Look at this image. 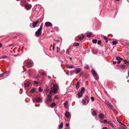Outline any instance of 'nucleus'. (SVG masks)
Returning a JSON list of instances; mask_svg holds the SVG:
<instances>
[{
	"label": "nucleus",
	"instance_id": "nucleus-1",
	"mask_svg": "<svg viewBox=\"0 0 129 129\" xmlns=\"http://www.w3.org/2000/svg\"><path fill=\"white\" fill-rule=\"evenodd\" d=\"M58 88V86L57 84L53 85V87L51 88L50 91V94H52L53 93H56L57 91Z\"/></svg>",
	"mask_w": 129,
	"mask_h": 129
},
{
	"label": "nucleus",
	"instance_id": "nucleus-2",
	"mask_svg": "<svg viewBox=\"0 0 129 129\" xmlns=\"http://www.w3.org/2000/svg\"><path fill=\"white\" fill-rule=\"evenodd\" d=\"M51 96L50 94H48L45 100V103L47 106H49L50 103L52 101Z\"/></svg>",
	"mask_w": 129,
	"mask_h": 129
},
{
	"label": "nucleus",
	"instance_id": "nucleus-3",
	"mask_svg": "<svg viewBox=\"0 0 129 129\" xmlns=\"http://www.w3.org/2000/svg\"><path fill=\"white\" fill-rule=\"evenodd\" d=\"M33 100L34 101L37 102H40L42 101V99L40 97H38L37 98H34Z\"/></svg>",
	"mask_w": 129,
	"mask_h": 129
},
{
	"label": "nucleus",
	"instance_id": "nucleus-4",
	"mask_svg": "<svg viewBox=\"0 0 129 129\" xmlns=\"http://www.w3.org/2000/svg\"><path fill=\"white\" fill-rule=\"evenodd\" d=\"M42 30L38 29V30L35 33L37 37H38L39 36L41 35L42 34Z\"/></svg>",
	"mask_w": 129,
	"mask_h": 129
},
{
	"label": "nucleus",
	"instance_id": "nucleus-5",
	"mask_svg": "<svg viewBox=\"0 0 129 129\" xmlns=\"http://www.w3.org/2000/svg\"><path fill=\"white\" fill-rule=\"evenodd\" d=\"M31 5L28 4H26L24 5V7L25 9L27 10L31 8Z\"/></svg>",
	"mask_w": 129,
	"mask_h": 129
},
{
	"label": "nucleus",
	"instance_id": "nucleus-6",
	"mask_svg": "<svg viewBox=\"0 0 129 129\" xmlns=\"http://www.w3.org/2000/svg\"><path fill=\"white\" fill-rule=\"evenodd\" d=\"M45 25L47 27L51 26H52V24L51 23L49 22H47L45 24Z\"/></svg>",
	"mask_w": 129,
	"mask_h": 129
},
{
	"label": "nucleus",
	"instance_id": "nucleus-7",
	"mask_svg": "<svg viewBox=\"0 0 129 129\" xmlns=\"http://www.w3.org/2000/svg\"><path fill=\"white\" fill-rule=\"evenodd\" d=\"M105 103L111 109H113L112 106L110 103L107 101H106Z\"/></svg>",
	"mask_w": 129,
	"mask_h": 129
},
{
	"label": "nucleus",
	"instance_id": "nucleus-8",
	"mask_svg": "<svg viewBox=\"0 0 129 129\" xmlns=\"http://www.w3.org/2000/svg\"><path fill=\"white\" fill-rule=\"evenodd\" d=\"M81 71V69L80 68H77L76 69L75 73L77 74L80 72Z\"/></svg>",
	"mask_w": 129,
	"mask_h": 129
},
{
	"label": "nucleus",
	"instance_id": "nucleus-9",
	"mask_svg": "<svg viewBox=\"0 0 129 129\" xmlns=\"http://www.w3.org/2000/svg\"><path fill=\"white\" fill-rule=\"evenodd\" d=\"M39 22V21L38 20H37L35 22H33L32 26H33V27H36V25Z\"/></svg>",
	"mask_w": 129,
	"mask_h": 129
},
{
	"label": "nucleus",
	"instance_id": "nucleus-10",
	"mask_svg": "<svg viewBox=\"0 0 129 129\" xmlns=\"http://www.w3.org/2000/svg\"><path fill=\"white\" fill-rule=\"evenodd\" d=\"M65 115L66 117L69 118L70 117V114L69 112L66 111L65 113Z\"/></svg>",
	"mask_w": 129,
	"mask_h": 129
},
{
	"label": "nucleus",
	"instance_id": "nucleus-11",
	"mask_svg": "<svg viewBox=\"0 0 129 129\" xmlns=\"http://www.w3.org/2000/svg\"><path fill=\"white\" fill-rule=\"evenodd\" d=\"M91 72L94 76H97V74L95 71L94 70L92 69L91 70Z\"/></svg>",
	"mask_w": 129,
	"mask_h": 129
},
{
	"label": "nucleus",
	"instance_id": "nucleus-12",
	"mask_svg": "<svg viewBox=\"0 0 129 129\" xmlns=\"http://www.w3.org/2000/svg\"><path fill=\"white\" fill-rule=\"evenodd\" d=\"M64 105L65 107L66 108H67L69 106L68 102L67 101H66L64 103Z\"/></svg>",
	"mask_w": 129,
	"mask_h": 129
},
{
	"label": "nucleus",
	"instance_id": "nucleus-13",
	"mask_svg": "<svg viewBox=\"0 0 129 129\" xmlns=\"http://www.w3.org/2000/svg\"><path fill=\"white\" fill-rule=\"evenodd\" d=\"M30 83L29 82H27L24 84V86L25 87H28L30 85Z\"/></svg>",
	"mask_w": 129,
	"mask_h": 129
},
{
	"label": "nucleus",
	"instance_id": "nucleus-14",
	"mask_svg": "<svg viewBox=\"0 0 129 129\" xmlns=\"http://www.w3.org/2000/svg\"><path fill=\"white\" fill-rule=\"evenodd\" d=\"M99 117L100 118L103 119L104 118V115L103 114H101L99 115Z\"/></svg>",
	"mask_w": 129,
	"mask_h": 129
},
{
	"label": "nucleus",
	"instance_id": "nucleus-15",
	"mask_svg": "<svg viewBox=\"0 0 129 129\" xmlns=\"http://www.w3.org/2000/svg\"><path fill=\"white\" fill-rule=\"evenodd\" d=\"M79 86V82H77V83L76 86V89H78Z\"/></svg>",
	"mask_w": 129,
	"mask_h": 129
},
{
	"label": "nucleus",
	"instance_id": "nucleus-16",
	"mask_svg": "<svg viewBox=\"0 0 129 129\" xmlns=\"http://www.w3.org/2000/svg\"><path fill=\"white\" fill-rule=\"evenodd\" d=\"M91 33H89L88 32H87V37H88L89 38H90L91 37Z\"/></svg>",
	"mask_w": 129,
	"mask_h": 129
},
{
	"label": "nucleus",
	"instance_id": "nucleus-17",
	"mask_svg": "<svg viewBox=\"0 0 129 129\" xmlns=\"http://www.w3.org/2000/svg\"><path fill=\"white\" fill-rule=\"evenodd\" d=\"M116 60H117L118 61H121V60H122L123 59L122 58H120L119 57H117L116 58Z\"/></svg>",
	"mask_w": 129,
	"mask_h": 129
},
{
	"label": "nucleus",
	"instance_id": "nucleus-18",
	"mask_svg": "<svg viewBox=\"0 0 129 129\" xmlns=\"http://www.w3.org/2000/svg\"><path fill=\"white\" fill-rule=\"evenodd\" d=\"M66 66L67 68H69L70 69H72L73 68L74 66L73 65H69V66L67 65L66 64Z\"/></svg>",
	"mask_w": 129,
	"mask_h": 129
},
{
	"label": "nucleus",
	"instance_id": "nucleus-19",
	"mask_svg": "<svg viewBox=\"0 0 129 129\" xmlns=\"http://www.w3.org/2000/svg\"><path fill=\"white\" fill-rule=\"evenodd\" d=\"M84 91L85 88L84 87H83L81 89L80 92L83 94V93L84 92Z\"/></svg>",
	"mask_w": 129,
	"mask_h": 129
},
{
	"label": "nucleus",
	"instance_id": "nucleus-20",
	"mask_svg": "<svg viewBox=\"0 0 129 129\" xmlns=\"http://www.w3.org/2000/svg\"><path fill=\"white\" fill-rule=\"evenodd\" d=\"M117 121L119 122V123L120 124H121V125H123V126H124L125 127L126 126V125H125L124 124L122 123L120 121H119V120H118V119L117 118Z\"/></svg>",
	"mask_w": 129,
	"mask_h": 129
},
{
	"label": "nucleus",
	"instance_id": "nucleus-21",
	"mask_svg": "<svg viewBox=\"0 0 129 129\" xmlns=\"http://www.w3.org/2000/svg\"><path fill=\"white\" fill-rule=\"evenodd\" d=\"M83 94V93L81 92H79L78 93V95L79 97V98L81 97Z\"/></svg>",
	"mask_w": 129,
	"mask_h": 129
},
{
	"label": "nucleus",
	"instance_id": "nucleus-22",
	"mask_svg": "<svg viewBox=\"0 0 129 129\" xmlns=\"http://www.w3.org/2000/svg\"><path fill=\"white\" fill-rule=\"evenodd\" d=\"M124 62L127 66L129 65V62L128 61L125 60Z\"/></svg>",
	"mask_w": 129,
	"mask_h": 129
},
{
	"label": "nucleus",
	"instance_id": "nucleus-23",
	"mask_svg": "<svg viewBox=\"0 0 129 129\" xmlns=\"http://www.w3.org/2000/svg\"><path fill=\"white\" fill-rule=\"evenodd\" d=\"M91 114L92 115L94 116H95L96 115V113L95 111H93L92 112Z\"/></svg>",
	"mask_w": 129,
	"mask_h": 129
},
{
	"label": "nucleus",
	"instance_id": "nucleus-24",
	"mask_svg": "<svg viewBox=\"0 0 129 129\" xmlns=\"http://www.w3.org/2000/svg\"><path fill=\"white\" fill-rule=\"evenodd\" d=\"M56 105V104L55 103H53L52 104L50 105V107H52L53 106H55Z\"/></svg>",
	"mask_w": 129,
	"mask_h": 129
},
{
	"label": "nucleus",
	"instance_id": "nucleus-25",
	"mask_svg": "<svg viewBox=\"0 0 129 129\" xmlns=\"http://www.w3.org/2000/svg\"><path fill=\"white\" fill-rule=\"evenodd\" d=\"M84 37V36L83 35H81L79 37V39L80 40H81Z\"/></svg>",
	"mask_w": 129,
	"mask_h": 129
},
{
	"label": "nucleus",
	"instance_id": "nucleus-26",
	"mask_svg": "<svg viewBox=\"0 0 129 129\" xmlns=\"http://www.w3.org/2000/svg\"><path fill=\"white\" fill-rule=\"evenodd\" d=\"M117 42L116 41H113L112 42V44L113 45H115L117 43Z\"/></svg>",
	"mask_w": 129,
	"mask_h": 129
},
{
	"label": "nucleus",
	"instance_id": "nucleus-27",
	"mask_svg": "<svg viewBox=\"0 0 129 129\" xmlns=\"http://www.w3.org/2000/svg\"><path fill=\"white\" fill-rule=\"evenodd\" d=\"M63 123L62 122H61V123L60 125L59 126V128L60 129L63 126Z\"/></svg>",
	"mask_w": 129,
	"mask_h": 129
},
{
	"label": "nucleus",
	"instance_id": "nucleus-28",
	"mask_svg": "<svg viewBox=\"0 0 129 129\" xmlns=\"http://www.w3.org/2000/svg\"><path fill=\"white\" fill-rule=\"evenodd\" d=\"M126 127L125 126V127H124L122 126H120L119 129H126Z\"/></svg>",
	"mask_w": 129,
	"mask_h": 129
},
{
	"label": "nucleus",
	"instance_id": "nucleus-29",
	"mask_svg": "<svg viewBox=\"0 0 129 129\" xmlns=\"http://www.w3.org/2000/svg\"><path fill=\"white\" fill-rule=\"evenodd\" d=\"M73 45L75 46H78L79 45V43H74Z\"/></svg>",
	"mask_w": 129,
	"mask_h": 129
},
{
	"label": "nucleus",
	"instance_id": "nucleus-30",
	"mask_svg": "<svg viewBox=\"0 0 129 129\" xmlns=\"http://www.w3.org/2000/svg\"><path fill=\"white\" fill-rule=\"evenodd\" d=\"M104 39L105 40L106 42V43H107L108 42L107 37L106 36H104Z\"/></svg>",
	"mask_w": 129,
	"mask_h": 129
},
{
	"label": "nucleus",
	"instance_id": "nucleus-31",
	"mask_svg": "<svg viewBox=\"0 0 129 129\" xmlns=\"http://www.w3.org/2000/svg\"><path fill=\"white\" fill-rule=\"evenodd\" d=\"M31 64V62H27L26 63V65L27 66H30Z\"/></svg>",
	"mask_w": 129,
	"mask_h": 129
},
{
	"label": "nucleus",
	"instance_id": "nucleus-32",
	"mask_svg": "<svg viewBox=\"0 0 129 129\" xmlns=\"http://www.w3.org/2000/svg\"><path fill=\"white\" fill-rule=\"evenodd\" d=\"M35 91V89L34 88H33L31 89V90L30 91V92L31 93H34Z\"/></svg>",
	"mask_w": 129,
	"mask_h": 129
},
{
	"label": "nucleus",
	"instance_id": "nucleus-33",
	"mask_svg": "<svg viewBox=\"0 0 129 129\" xmlns=\"http://www.w3.org/2000/svg\"><path fill=\"white\" fill-rule=\"evenodd\" d=\"M97 41V40L96 39H94L92 40V42L93 43H96Z\"/></svg>",
	"mask_w": 129,
	"mask_h": 129
},
{
	"label": "nucleus",
	"instance_id": "nucleus-34",
	"mask_svg": "<svg viewBox=\"0 0 129 129\" xmlns=\"http://www.w3.org/2000/svg\"><path fill=\"white\" fill-rule=\"evenodd\" d=\"M82 102L83 104H84L86 102L85 100L84 99L82 100Z\"/></svg>",
	"mask_w": 129,
	"mask_h": 129
},
{
	"label": "nucleus",
	"instance_id": "nucleus-35",
	"mask_svg": "<svg viewBox=\"0 0 129 129\" xmlns=\"http://www.w3.org/2000/svg\"><path fill=\"white\" fill-rule=\"evenodd\" d=\"M8 57L7 56H4L2 57H1V58H7Z\"/></svg>",
	"mask_w": 129,
	"mask_h": 129
},
{
	"label": "nucleus",
	"instance_id": "nucleus-36",
	"mask_svg": "<svg viewBox=\"0 0 129 129\" xmlns=\"http://www.w3.org/2000/svg\"><path fill=\"white\" fill-rule=\"evenodd\" d=\"M60 50V49L58 47H57V49L56 50V52H58Z\"/></svg>",
	"mask_w": 129,
	"mask_h": 129
},
{
	"label": "nucleus",
	"instance_id": "nucleus-37",
	"mask_svg": "<svg viewBox=\"0 0 129 129\" xmlns=\"http://www.w3.org/2000/svg\"><path fill=\"white\" fill-rule=\"evenodd\" d=\"M107 123L108 124H109L110 125L112 123V122L111 121H108L107 122Z\"/></svg>",
	"mask_w": 129,
	"mask_h": 129
},
{
	"label": "nucleus",
	"instance_id": "nucleus-38",
	"mask_svg": "<svg viewBox=\"0 0 129 129\" xmlns=\"http://www.w3.org/2000/svg\"><path fill=\"white\" fill-rule=\"evenodd\" d=\"M125 65H122L121 66V68H125Z\"/></svg>",
	"mask_w": 129,
	"mask_h": 129
},
{
	"label": "nucleus",
	"instance_id": "nucleus-39",
	"mask_svg": "<svg viewBox=\"0 0 129 129\" xmlns=\"http://www.w3.org/2000/svg\"><path fill=\"white\" fill-rule=\"evenodd\" d=\"M85 68L86 69H88L89 68V67L88 65H87L85 67Z\"/></svg>",
	"mask_w": 129,
	"mask_h": 129
},
{
	"label": "nucleus",
	"instance_id": "nucleus-40",
	"mask_svg": "<svg viewBox=\"0 0 129 129\" xmlns=\"http://www.w3.org/2000/svg\"><path fill=\"white\" fill-rule=\"evenodd\" d=\"M101 43V40H99L98 41V44L99 45H100Z\"/></svg>",
	"mask_w": 129,
	"mask_h": 129
},
{
	"label": "nucleus",
	"instance_id": "nucleus-41",
	"mask_svg": "<svg viewBox=\"0 0 129 129\" xmlns=\"http://www.w3.org/2000/svg\"><path fill=\"white\" fill-rule=\"evenodd\" d=\"M39 90L40 92H41L43 90V89L41 88L40 87L39 88Z\"/></svg>",
	"mask_w": 129,
	"mask_h": 129
},
{
	"label": "nucleus",
	"instance_id": "nucleus-42",
	"mask_svg": "<svg viewBox=\"0 0 129 129\" xmlns=\"http://www.w3.org/2000/svg\"><path fill=\"white\" fill-rule=\"evenodd\" d=\"M91 100L92 101H94V98L93 96H91Z\"/></svg>",
	"mask_w": 129,
	"mask_h": 129
},
{
	"label": "nucleus",
	"instance_id": "nucleus-43",
	"mask_svg": "<svg viewBox=\"0 0 129 129\" xmlns=\"http://www.w3.org/2000/svg\"><path fill=\"white\" fill-rule=\"evenodd\" d=\"M69 49H67V51H66V53L67 54H68L69 53Z\"/></svg>",
	"mask_w": 129,
	"mask_h": 129
},
{
	"label": "nucleus",
	"instance_id": "nucleus-44",
	"mask_svg": "<svg viewBox=\"0 0 129 129\" xmlns=\"http://www.w3.org/2000/svg\"><path fill=\"white\" fill-rule=\"evenodd\" d=\"M42 26L41 25L40 27V28H39L38 29H39L40 30H42Z\"/></svg>",
	"mask_w": 129,
	"mask_h": 129
},
{
	"label": "nucleus",
	"instance_id": "nucleus-45",
	"mask_svg": "<svg viewBox=\"0 0 129 129\" xmlns=\"http://www.w3.org/2000/svg\"><path fill=\"white\" fill-rule=\"evenodd\" d=\"M108 121H107V120H104V123H107Z\"/></svg>",
	"mask_w": 129,
	"mask_h": 129
},
{
	"label": "nucleus",
	"instance_id": "nucleus-46",
	"mask_svg": "<svg viewBox=\"0 0 129 129\" xmlns=\"http://www.w3.org/2000/svg\"><path fill=\"white\" fill-rule=\"evenodd\" d=\"M110 125L112 128H114V126L112 123Z\"/></svg>",
	"mask_w": 129,
	"mask_h": 129
},
{
	"label": "nucleus",
	"instance_id": "nucleus-47",
	"mask_svg": "<svg viewBox=\"0 0 129 129\" xmlns=\"http://www.w3.org/2000/svg\"><path fill=\"white\" fill-rule=\"evenodd\" d=\"M102 129H108V128L107 127H103Z\"/></svg>",
	"mask_w": 129,
	"mask_h": 129
},
{
	"label": "nucleus",
	"instance_id": "nucleus-48",
	"mask_svg": "<svg viewBox=\"0 0 129 129\" xmlns=\"http://www.w3.org/2000/svg\"><path fill=\"white\" fill-rule=\"evenodd\" d=\"M42 74L43 76H45L46 75L45 73H44V72H42Z\"/></svg>",
	"mask_w": 129,
	"mask_h": 129
},
{
	"label": "nucleus",
	"instance_id": "nucleus-49",
	"mask_svg": "<svg viewBox=\"0 0 129 129\" xmlns=\"http://www.w3.org/2000/svg\"><path fill=\"white\" fill-rule=\"evenodd\" d=\"M116 62H117L116 61H113V64H115L116 63Z\"/></svg>",
	"mask_w": 129,
	"mask_h": 129
},
{
	"label": "nucleus",
	"instance_id": "nucleus-50",
	"mask_svg": "<svg viewBox=\"0 0 129 129\" xmlns=\"http://www.w3.org/2000/svg\"><path fill=\"white\" fill-rule=\"evenodd\" d=\"M69 124L68 123H67L66 124V126L67 127H68L69 126Z\"/></svg>",
	"mask_w": 129,
	"mask_h": 129
},
{
	"label": "nucleus",
	"instance_id": "nucleus-51",
	"mask_svg": "<svg viewBox=\"0 0 129 129\" xmlns=\"http://www.w3.org/2000/svg\"><path fill=\"white\" fill-rule=\"evenodd\" d=\"M4 76V74H0V77H2Z\"/></svg>",
	"mask_w": 129,
	"mask_h": 129
},
{
	"label": "nucleus",
	"instance_id": "nucleus-52",
	"mask_svg": "<svg viewBox=\"0 0 129 129\" xmlns=\"http://www.w3.org/2000/svg\"><path fill=\"white\" fill-rule=\"evenodd\" d=\"M34 83L36 84H38V82H36V81H34Z\"/></svg>",
	"mask_w": 129,
	"mask_h": 129
},
{
	"label": "nucleus",
	"instance_id": "nucleus-53",
	"mask_svg": "<svg viewBox=\"0 0 129 129\" xmlns=\"http://www.w3.org/2000/svg\"><path fill=\"white\" fill-rule=\"evenodd\" d=\"M121 61H117V63L118 64H119V63H120V62H121Z\"/></svg>",
	"mask_w": 129,
	"mask_h": 129
},
{
	"label": "nucleus",
	"instance_id": "nucleus-54",
	"mask_svg": "<svg viewBox=\"0 0 129 129\" xmlns=\"http://www.w3.org/2000/svg\"><path fill=\"white\" fill-rule=\"evenodd\" d=\"M54 48H55V46H53V47L52 48V50H54Z\"/></svg>",
	"mask_w": 129,
	"mask_h": 129
},
{
	"label": "nucleus",
	"instance_id": "nucleus-55",
	"mask_svg": "<svg viewBox=\"0 0 129 129\" xmlns=\"http://www.w3.org/2000/svg\"><path fill=\"white\" fill-rule=\"evenodd\" d=\"M7 73V72H4V73H3V74H4H4H6V73Z\"/></svg>",
	"mask_w": 129,
	"mask_h": 129
},
{
	"label": "nucleus",
	"instance_id": "nucleus-56",
	"mask_svg": "<svg viewBox=\"0 0 129 129\" xmlns=\"http://www.w3.org/2000/svg\"><path fill=\"white\" fill-rule=\"evenodd\" d=\"M48 78L49 79H50L51 78V77L50 76H48Z\"/></svg>",
	"mask_w": 129,
	"mask_h": 129
},
{
	"label": "nucleus",
	"instance_id": "nucleus-57",
	"mask_svg": "<svg viewBox=\"0 0 129 129\" xmlns=\"http://www.w3.org/2000/svg\"><path fill=\"white\" fill-rule=\"evenodd\" d=\"M54 98H55V99H57L58 98V97H57V96H55V97H54Z\"/></svg>",
	"mask_w": 129,
	"mask_h": 129
},
{
	"label": "nucleus",
	"instance_id": "nucleus-58",
	"mask_svg": "<svg viewBox=\"0 0 129 129\" xmlns=\"http://www.w3.org/2000/svg\"><path fill=\"white\" fill-rule=\"evenodd\" d=\"M2 46V43H0V47H1Z\"/></svg>",
	"mask_w": 129,
	"mask_h": 129
},
{
	"label": "nucleus",
	"instance_id": "nucleus-59",
	"mask_svg": "<svg viewBox=\"0 0 129 129\" xmlns=\"http://www.w3.org/2000/svg\"><path fill=\"white\" fill-rule=\"evenodd\" d=\"M38 78H39V77H38V76H37V77H36V79H38Z\"/></svg>",
	"mask_w": 129,
	"mask_h": 129
},
{
	"label": "nucleus",
	"instance_id": "nucleus-60",
	"mask_svg": "<svg viewBox=\"0 0 129 129\" xmlns=\"http://www.w3.org/2000/svg\"><path fill=\"white\" fill-rule=\"evenodd\" d=\"M7 73H9L10 72V71H7Z\"/></svg>",
	"mask_w": 129,
	"mask_h": 129
},
{
	"label": "nucleus",
	"instance_id": "nucleus-61",
	"mask_svg": "<svg viewBox=\"0 0 129 129\" xmlns=\"http://www.w3.org/2000/svg\"><path fill=\"white\" fill-rule=\"evenodd\" d=\"M53 46H55V43H54L53 44Z\"/></svg>",
	"mask_w": 129,
	"mask_h": 129
},
{
	"label": "nucleus",
	"instance_id": "nucleus-62",
	"mask_svg": "<svg viewBox=\"0 0 129 129\" xmlns=\"http://www.w3.org/2000/svg\"><path fill=\"white\" fill-rule=\"evenodd\" d=\"M116 1H119V0H116Z\"/></svg>",
	"mask_w": 129,
	"mask_h": 129
},
{
	"label": "nucleus",
	"instance_id": "nucleus-63",
	"mask_svg": "<svg viewBox=\"0 0 129 129\" xmlns=\"http://www.w3.org/2000/svg\"><path fill=\"white\" fill-rule=\"evenodd\" d=\"M20 0H17V1H19Z\"/></svg>",
	"mask_w": 129,
	"mask_h": 129
},
{
	"label": "nucleus",
	"instance_id": "nucleus-64",
	"mask_svg": "<svg viewBox=\"0 0 129 129\" xmlns=\"http://www.w3.org/2000/svg\"><path fill=\"white\" fill-rule=\"evenodd\" d=\"M65 52L64 50L63 52Z\"/></svg>",
	"mask_w": 129,
	"mask_h": 129
}]
</instances>
